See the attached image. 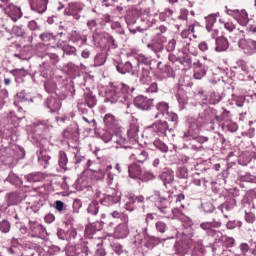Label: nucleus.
I'll return each instance as SVG.
<instances>
[{
	"instance_id": "nucleus-1",
	"label": "nucleus",
	"mask_w": 256,
	"mask_h": 256,
	"mask_svg": "<svg viewBox=\"0 0 256 256\" xmlns=\"http://www.w3.org/2000/svg\"><path fill=\"white\" fill-rule=\"evenodd\" d=\"M192 226L193 221L186 218V222L183 224V238L174 244L176 255L185 256L191 254V256H203L200 248L203 246V240L195 238Z\"/></svg>"
},
{
	"instance_id": "nucleus-2",
	"label": "nucleus",
	"mask_w": 256,
	"mask_h": 256,
	"mask_svg": "<svg viewBox=\"0 0 256 256\" xmlns=\"http://www.w3.org/2000/svg\"><path fill=\"white\" fill-rule=\"evenodd\" d=\"M188 129L180 132V137L183 143V149H189L190 151H199L203 143L209 141V137L201 136V122L197 118L188 117L187 119Z\"/></svg>"
},
{
	"instance_id": "nucleus-3",
	"label": "nucleus",
	"mask_w": 256,
	"mask_h": 256,
	"mask_svg": "<svg viewBox=\"0 0 256 256\" xmlns=\"http://www.w3.org/2000/svg\"><path fill=\"white\" fill-rule=\"evenodd\" d=\"M133 91L135 87H129L124 83L113 84L107 91L105 103H125L129 107V103L133 101Z\"/></svg>"
},
{
	"instance_id": "nucleus-4",
	"label": "nucleus",
	"mask_w": 256,
	"mask_h": 256,
	"mask_svg": "<svg viewBox=\"0 0 256 256\" xmlns=\"http://www.w3.org/2000/svg\"><path fill=\"white\" fill-rule=\"evenodd\" d=\"M147 199L152 201L159 211H161L164 215H167V213H169V207H171V201H173V196L169 194L167 196H163L161 195V192L156 190Z\"/></svg>"
},
{
	"instance_id": "nucleus-5",
	"label": "nucleus",
	"mask_w": 256,
	"mask_h": 256,
	"mask_svg": "<svg viewBox=\"0 0 256 256\" xmlns=\"http://www.w3.org/2000/svg\"><path fill=\"white\" fill-rule=\"evenodd\" d=\"M41 57L44 61L40 64V75L44 79H48L51 77V65L59 63V56L55 53H46Z\"/></svg>"
},
{
	"instance_id": "nucleus-6",
	"label": "nucleus",
	"mask_w": 256,
	"mask_h": 256,
	"mask_svg": "<svg viewBox=\"0 0 256 256\" xmlns=\"http://www.w3.org/2000/svg\"><path fill=\"white\" fill-rule=\"evenodd\" d=\"M221 227V222L213 219L212 221L202 222L200 228L205 231L208 237L216 241H221L223 239V232L216 230Z\"/></svg>"
},
{
	"instance_id": "nucleus-7",
	"label": "nucleus",
	"mask_w": 256,
	"mask_h": 256,
	"mask_svg": "<svg viewBox=\"0 0 256 256\" xmlns=\"http://www.w3.org/2000/svg\"><path fill=\"white\" fill-rule=\"evenodd\" d=\"M33 249L36 250L37 247H45L47 241V230L41 224L34 223L33 231Z\"/></svg>"
},
{
	"instance_id": "nucleus-8",
	"label": "nucleus",
	"mask_w": 256,
	"mask_h": 256,
	"mask_svg": "<svg viewBox=\"0 0 256 256\" xmlns=\"http://www.w3.org/2000/svg\"><path fill=\"white\" fill-rule=\"evenodd\" d=\"M169 122L167 121H156L151 126H148L146 129V133H151L153 136L157 137H167V131L169 133Z\"/></svg>"
},
{
	"instance_id": "nucleus-9",
	"label": "nucleus",
	"mask_w": 256,
	"mask_h": 256,
	"mask_svg": "<svg viewBox=\"0 0 256 256\" xmlns=\"http://www.w3.org/2000/svg\"><path fill=\"white\" fill-rule=\"evenodd\" d=\"M226 13L230 17H233L241 27H247L249 25V13H247V10L229 9L226 7Z\"/></svg>"
},
{
	"instance_id": "nucleus-10",
	"label": "nucleus",
	"mask_w": 256,
	"mask_h": 256,
	"mask_svg": "<svg viewBox=\"0 0 256 256\" xmlns=\"http://www.w3.org/2000/svg\"><path fill=\"white\" fill-rule=\"evenodd\" d=\"M141 17H139V12L136 10H131L127 12L125 16V21L128 27V31L135 35L139 31V20Z\"/></svg>"
},
{
	"instance_id": "nucleus-11",
	"label": "nucleus",
	"mask_w": 256,
	"mask_h": 256,
	"mask_svg": "<svg viewBox=\"0 0 256 256\" xmlns=\"http://www.w3.org/2000/svg\"><path fill=\"white\" fill-rule=\"evenodd\" d=\"M165 43H167V37L163 35H155L152 39V42L146 45L147 49L153 51L157 57H159V53H161L165 49Z\"/></svg>"
},
{
	"instance_id": "nucleus-12",
	"label": "nucleus",
	"mask_w": 256,
	"mask_h": 256,
	"mask_svg": "<svg viewBox=\"0 0 256 256\" xmlns=\"http://www.w3.org/2000/svg\"><path fill=\"white\" fill-rule=\"evenodd\" d=\"M53 129V124H51L50 120H41V119H34L33 122V132L35 135H45V133H49Z\"/></svg>"
},
{
	"instance_id": "nucleus-13",
	"label": "nucleus",
	"mask_w": 256,
	"mask_h": 256,
	"mask_svg": "<svg viewBox=\"0 0 256 256\" xmlns=\"http://www.w3.org/2000/svg\"><path fill=\"white\" fill-rule=\"evenodd\" d=\"M124 201H125L124 207L126 211H129L131 213L135 211V209L143 205V203L145 202V197L129 194L126 196Z\"/></svg>"
},
{
	"instance_id": "nucleus-14",
	"label": "nucleus",
	"mask_w": 256,
	"mask_h": 256,
	"mask_svg": "<svg viewBox=\"0 0 256 256\" xmlns=\"http://www.w3.org/2000/svg\"><path fill=\"white\" fill-rule=\"evenodd\" d=\"M128 153L130 154L131 161H136L137 163H145L149 159V153L140 148L130 147Z\"/></svg>"
},
{
	"instance_id": "nucleus-15",
	"label": "nucleus",
	"mask_w": 256,
	"mask_h": 256,
	"mask_svg": "<svg viewBox=\"0 0 256 256\" xmlns=\"http://www.w3.org/2000/svg\"><path fill=\"white\" fill-rule=\"evenodd\" d=\"M34 251H36L38 256H54L61 253V247L57 245H51L47 248L45 246H36Z\"/></svg>"
},
{
	"instance_id": "nucleus-16",
	"label": "nucleus",
	"mask_w": 256,
	"mask_h": 256,
	"mask_svg": "<svg viewBox=\"0 0 256 256\" xmlns=\"http://www.w3.org/2000/svg\"><path fill=\"white\" fill-rule=\"evenodd\" d=\"M113 138H112V143H116V149H119V147L124 148V149H128L131 146H127L128 140H127V136H125V134L119 130V128L115 131H113Z\"/></svg>"
},
{
	"instance_id": "nucleus-17",
	"label": "nucleus",
	"mask_w": 256,
	"mask_h": 256,
	"mask_svg": "<svg viewBox=\"0 0 256 256\" xmlns=\"http://www.w3.org/2000/svg\"><path fill=\"white\" fill-rule=\"evenodd\" d=\"M238 46L240 49L244 50L246 55H253L256 53V41L253 39H240Z\"/></svg>"
},
{
	"instance_id": "nucleus-18",
	"label": "nucleus",
	"mask_w": 256,
	"mask_h": 256,
	"mask_svg": "<svg viewBox=\"0 0 256 256\" xmlns=\"http://www.w3.org/2000/svg\"><path fill=\"white\" fill-rule=\"evenodd\" d=\"M57 161H58V171L60 173H67V171H70L71 168H69V157L67 156V153L63 150H60L57 155Z\"/></svg>"
},
{
	"instance_id": "nucleus-19",
	"label": "nucleus",
	"mask_w": 256,
	"mask_h": 256,
	"mask_svg": "<svg viewBox=\"0 0 256 256\" xmlns=\"http://www.w3.org/2000/svg\"><path fill=\"white\" fill-rule=\"evenodd\" d=\"M121 203V195L117 192L105 195L100 199V204L104 207H113V205H119Z\"/></svg>"
},
{
	"instance_id": "nucleus-20",
	"label": "nucleus",
	"mask_w": 256,
	"mask_h": 256,
	"mask_svg": "<svg viewBox=\"0 0 256 256\" xmlns=\"http://www.w3.org/2000/svg\"><path fill=\"white\" fill-rule=\"evenodd\" d=\"M4 13L12 19V21H19L23 17V12H21V8L15 6L14 4H8L7 7L4 8Z\"/></svg>"
},
{
	"instance_id": "nucleus-21",
	"label": "nucleus",
	"mask_w": 256,
	"mask_h": 256,
	"mask_svg": "<svg viewBox=\"0 0 256 256\" xmlns=\"http://www.w3.org/2000/svg\"><path fill=\"white\" fill-rule=\"evenodd\" d=\"M134 105L137 109L142 111H149L153 107V99H149L145 96H137L134 98Z\"/></svg>"
},
{
	"instance_id": "nucleus-22",
	"label": "nucleus",
	"mask_w": 256,
	"mask_h": 256,
	"mask_svg": "<svg viewBox=\"0 0 256 256\" xmlns=\"http://www.w3.org/2000/svg\"><path fill=\"white\" fill-rule=\"evenodd\" d=\"M155 23H157V20H155V17L153 16H140L138 33H143V31H147V29L153 27Z\"/></svg>"
},
{
	"instance_id": "nucleus-23",
	"label": "nucleus",
	"mask_w": 256,
	"mask_h": 256,
	"mask_svg": "<svg viewBox=\"0 0 256 256\" xmlns=\"http://www.w3.org/2000/svg\"><path fill=\"white\" fill-rule=\"evenodd\" d=\"M101 229H103V223L100 221L87 224L85 228L86 239H93L95 233H97V231H101Z\"/></svg>"
},
{
	"instance_id": "nucleus-24",
	"label": "nucleus",
	"mask_w": 256,
	"mask_h": 256,
	"mask_svg": "<svg viewBox=\"0 0 256 256\" xmlns=\"http://www.w3.org/2000/svg\"><path fill=\"white\" fill-rule=\"evenodd\" d=\"M104 124L108 131H117L119 129V120L115 118V115L108 113L103 117Z\"/></svg>"
},
{
	"instance_id": "nucleus-25",
	"label": "nucleus",
	"mask_w": 256,
	"mask_h": 256,
	"mask_svg": "<svg viewBox=\"0 0 256 256\" xmlns=\"http://www.w3.org/2000/svg\"><path fill=\"white\" fill-rule=\"evenodd\" d=\"M256 160V152L255 151H245L242 152L238 158L239 165L242 167H247L249 163Z\"/></svg>"
},
{
	"instance_id": "nucleus-26",
	"label": "nucleus",
	"mask_w": 256,
	"mask_h": 256,
	"mask_svg": "<svg viewBox=\"0 0 256 256\" xmlns=\"http://www.w3.org/2000/svg\"><path fill=\"white\" fill-rule=\"evenodd\" d=\"M38 157V165L40 169H47L49 167V162L51 161V156L47 154L46 150L40 149L36 152Z\"/></svg>"
},
{
	"instance_id": "nucleus-27",
	"label": "nucleus",
	"mask_w": 256,
	"mask_h": 256,
	"mask_svg": "<svg viewBox=\"0 0 256 256\" xmlns=\"http://www.w3.org/2000/svg\"><path fill=\"white\" fill-rule=\"evenodd\" d=\"M168 59L172 65H176V67H181V65H191V58L188 55H185L183 58L177 57L174 54H169Z\"/></svg>"
},
{
	"instance_id": "nucleus-28",
	"label": "nucleus",
	"mask_w": 256,
	"mask_h": 256,
	"mask_svg": "<svg viewBox=\"0 0 256 256\" xmlns=\"http://www.w3.org/2000/svg\"><path fill=\"white\" fill-rule=\"evenodd\" d=\"M44 107L49 109L50 113H57L59 109H61V100L55 98V97H49L44 102Z\"/></svg>"
},
{
	"instance_id": "nucleus-29",
	"label": "nucleus",
	"mask_w": 256,
	"mask_h": 256,
	"mask_svg": "<svg viewBox=\"0 0 256 256\" xmlns=\"http://www.w3.org/2000/svg\"><path fill=\"white\" fill-rule=\"evenodd\" d=\"M70 41L74 45H77V47H83V45L87 44V35H83L74 30L71 32Z\"/></svg>"
},
{
	"instance_id": "nucleus-30",
	"label": "nucleus",
	"mask_w": 256,
	"mask_h": 256,
	"mask_svg": "<svg viewBox=\"0 0 256 256\" xmlns=\"http://www.w3.org/2000/svg\"><path fill=\"white\" fill-rule=\"evenodd\" d=\"M164 119L168 121L169 133H172V131H175L179 125V116L175 112H167L164 116Z\"/></svg>"
},
{
	"instance_id": "nucleus-31",
	"label": "nucleus",
	"mask_w": 256,
	"mask_h": 256,
	"mask_svg": "<svg viewBox=\"0 0 256 256\" xmlns=\"http://www.w3.org/2000/svg\"><path fill=\"white\" fill-rule=\"evenodd\" d=\"M153 77L151 76V66H142L139 74V81L142 85H149Z\"/></svg>"
},
{
	"instance_id": "nucleus-32",
	"label": "nucleus",
	"mask_w": 256,
	"mask_h": 256,
	"mask_svg": "<svg viewBox=\"0 0 256 256\" xmlns=\"http://www.w3.org/2000/svg\"><path fill=\"white\" fill-rule=\"evenodd\" d=\"M159 177L164 186L167 188L168 185H171V183L175 181V172L169 168H165Z\"/></svg>"
},
{
	"instance_id": "nucleus-33",
	"label": "nucleus",
	"mask_w": 256,
	"mask_h": 256,
	"mask_svg": "<svg viewBox=\"0 0 256 256\" xmlns=\"http://www.w3.org/2000/svg\"><path fill=\"white\" fill-rule=\"evenodd\" d=\"M205 75H207V66L201 63V61L194 63L193 78L199 81L202 77H205Z\"/></svg>"
},
{
	"instance_id": "nucleus-34",
	"label": "nucleus",
	"mask_w": 256,
	"mask_h": 256,
	"mask_svg": "<svg viewBox=\"0 0 256 256\" xmlns=\"http://www.w3.org/2000/svg\"><path fill=\"white\" fill-rule=\"evenodd\" d=\"M114 65L116 67V71L121 73V75H125L126 73H131V71H133V64L129 61L116 62Z\"/></svg>"
},
{
	"instance_id": "nucleus-35",
	"label": "nucleus",
	"mask_w": 256,
	"mask_h": 256,
	"mask_svg": "<svg viewBox=\"0 0 256 256\" xmlns=\"http://www.w3.org/2000/svg\"><path fill=\"white\" fill-rule=\"evenodd\" d=\"M65 139H75L79 137V126L77 123H72L68 128L63 132Z\"/></svg>"
},
{
	"instance_id": "nucleus-36",
	"label": "nucleus",
	"mask_w": 256,
	"mask_h": 256,
	"mask_svg": "<svg viewBox=\"0 0 256 256\" xmlns=\"http://www.w3.org/2000/svg\"><path fill=\"white\" fill-rule=\"evenodd\" d=\"M156 111L157 114L154 116V119H163V117L169 113V103L158 102L156 104Z\"/></svg>"
},
{
	"instance_id": "nucleus-37",
	"label": "nucleus",
	"mask_w": 256,
	"mask_h": 256,
	"mask_svg": "<svg viewBox=\"0 0 256 256\" xmlns=\"http://www.w3.org/2000/svg\"><path fill=\"white\" fill-rule=\"evenodd\" d=\"M237 207V200L235 198H227L226 201L218 206V210L221 211V213H225V211H233Z\"/></svg>"
},
{
	"instance_id": "nucleus-38",
	"label": "nucleus",
	"mask_w": 256,
	"mask_h": 256,
	"mask_svg": "<svg viewBox=\"0 0 256 256\" xmlns=\"http://www.w3.org/2000/svg\"><path fill=\"white\" fill-rule=\"evenodd\" d=\"M114 235L116 239H125L129 235V225L119 224L114 230Z\"/></svg>"
},
{
	"instance_id": "nucleus-39",
	"label": "nucleus",
	"mask_w": 256,
	"mask_h": 256,
	"mask_svg": "<svg viewBox=\"0 0 256 256\" xmlns=\"http://www.w3.org/2000/svg\"><path fill=\"white\" fill-rule=\"evenodd\" d=\"M215 43V51H217V53H223V51H227L229 49V40H227L226 37L221 36L216 38Z\"/></svg>"
},
{
	"instance_id": "nucleus-40",
	"label": "nucleus",
	"mask_w": 256,
	"mask_h": 256,
	"mask_svg": "<svg viewBox=\"0 0 256 256\" xmlns=\"http://www.w3.org/2000/svg\"><path fill=\"white\" fill-rule=\"evenodd\" d=\"M101 207V202L97 201V200H93L88 204L87 207V213L91 216V217H97V215H99V209Z\"/></svg>"
},
{
	"instance_id": "nucleus-41",
	"label": "nucleus",
	"mask_w": 256,
	"mask_h": 256,
	"mask_svg": "<svg viewBox=\"0 0 256 256\" xmlns=\"http://www.w3.org/2000/svg\"><path fill=\"white\" fill-rule=\"evenodd\" d=\"M128 173L129 177L135 179L137 177H141V175L143 174V169L141 168V166L134 163L128 166Z\"/></svg>"
},
{
	"instance_id": "nucleus-42",
	"label": "nucleus",
	"mask_w": 256,
	"mask_h": 256,
	"mask_svg": "<svg viewBox=\"0 0 256 256\" xmlns=\"http://www.w3.org/2000/svg\"><path fill=\"white\" fill-rule=\"evenodd\" d=\"M232 101L237 107H247V105L251 103V100L247 99L246 96L243 95H233Z\"/></svg>"
},
{
	"instance_id": "nucleus-43",
	"label": "nucleus",
	"mask_w": 256,
	"mask_h": 256,
	"mask_svg": "<svg viewBox=\"0 0 256 256\" xmlns=\"http://www.w3.org/2000/svg\"><path fill=\"white\" fill-rule=\"evenodd\" d=\"M84 105L89 107V109H93V107L97 105V97H95L93 92H88L84 94Z\"/></svg>"
},
{
	"instance_id": "nucleus-44",
	"label": "nucleus",
	"mask_w": 256,
	"mask_h": 256,
	"mask_svg": "<svg viewBox=\"0 0 256 256\" xmlns=\"http://www.w3.org/2000/svg\"><path fill=\"white\" fill-rule=\"evenodd\" d=\"M135 243H143L149 237V233L147 232V227L141 228L140 230H136Z\"/></svg>"
},
{
	"instance_id": "nucleus-45",
	"label": "nucleus",
	"mask_w": 256,
	"mask_h": 256,
	"mask_svg": "<svg viewBox=\"0 0 256 256\" xmlns=\"http://www.w3.org/2000/svg\"><path fill=\"white\" fill-rule=\"evenodd\" d=\"M87 244H88L87 241H82L78 244H75L78 256H87V255H89V247H87Z\"/></svg>"
},
{
	"instance_id": "nucleus-46",
	"label": "nucleus",
	"mask_w": 256,
	"mask_h": 256,
	"mask_svg": "<svg viewBox=\"0 0 256 256\" xmlns=\"http://www.w3.org/2000/svg\"><path fill=\"white\" fill-rule=\"evenodd\" d=\"M107 61V53L100 52L96 54L94 57V63L92 64V67H101L102 65H105V62Z\"/></svg>"
},
{
	"instance_id": "nucleus-47",
	"label": "nucleus",
	"mask_w": 256,
	"mask_h": 256,
	"mask_svg": "<svg viewBox=\"0 0 256 256\" xmlns=\"http://www.w3.org/2000/svg\"><path fill=\"white\" fill-rule=\"evenodd\" d=\"M222 129L223 131H228L229 133H235L239 129V126L237 123L231 120H225L222 124Z\"/></svg>"
},
{
	"instance_id": "nucleus-48",
	"label": "nucleus",
	"mask_w": 256,
	"mask_h": 256,
	"mask_svg": "<svg viewBox=\"0 0 256 256\" xmlns=\"http://www.w3.org/2000/svg\"><path fill=\"white\" fill-rule=\"evenodd\" d=\"M218 17H219V13L210 14V15L205 17L207 31H211V29L215 28V23H217V18Z\"/></svg>"
},
{
	"instance_id": "nucleus-49",
	"label": "nucleus",
	"mask_w": 256,
	"mask_h": 256,
	"mask_svg": "<svg viewBox=\"0 0 256 256\" xmlns=\"http://www.w3.org/2000/svg\"><path fill=\"white\" fill-rule=\"evenodd\" d=\"M159 243H161V240L158 237L151 236L148 234V237L146 238V243L144 244V246L147 249H154L155 247H157V245H159Z\"/></svg>"
},
{
	"instance_id": "nucleus-50",
	"label": "nucleus",
	"mask_w": 256,
	"mask_h": 256,
	"mask_svg": "<svg viewBox=\"0 0 256 256\" xmlns=\"http://www.w3.org/2000/svg\"><path fill=\"white\" fill-rule=\"evenodd\" d=\"M153 146L155 147V149H157V151H160V153H169V146H167L165 142H163L159 138H156L153 141Z\"/></svg>"
},
{
	"instance_id": "nucleus-51",
	"label": "nucleus",
	"mask_w": 256,
	"mask_h": 256,
	"mask_svg": "<svg viewBox=\"0 0 256 256\" xmlns=\"http://www.w3.org/2000/svg\"><path fill=\"white\" fill-rule=\"evenodd\" d=\"M104 39L106 41V46L108 47V51L115 50L117 49V47H119V45L117 44V41L113 36H111V34H106Z\"/></svg>"
},
{
	"instance_id": "nucleus-52",
	"label": "nucleus",
	"mask_w": 256,
	"mask_h": 256,
	"mask_svg": "<svg viewBox=\"0 0 256 256\" xmlns=\"http://www.w3.org/2000/svg\"><path fill=\"white\" fill-rule=\"evenodd\" d=\"M7 202L8 205H17L18 203H21V196H19V193L17 192H11L8 194Z\"/></svg>"
},
{
	"instance_id": "nucleus-53",
	"label": "nucleus",
	"mask_w": 256,
	"mask_h": 256,
	"mask_svg": "<svg viewBox=\"0 0 256 256\" xmlns=\"http://www.w3.org/2000/svg\"><path fill=\"white\" fill-rule=\"evenodd\" d=\"M111 169H113V166L108 165V166H106V169H99L98 171H95L94 172L95 179H97V181H101V180L105 179V175H106L107 171H111Z\"/></svg>"
},
{
	"instance_id": "nucleus-54",
	"label": "nucleus",
	"mask_w": 256,
	"mask_h": 256,
	"mask_svg": "<svg viewBox=\"0 0 256 256\" xmlns=\"http://www.w3.org/2000/svg\"><path fill=\"white\" fill-rule=\"evenodd\" d=\"M222 99L223 97H221L220 93L212 92L208 97V103L210 105H217Z\"/></svg>"
},
{
	"instance_id": "nucleus-55",
	"label": "nucleus",
	"mask_w": 256,
	"mask_h": 256,
	"mask_svg": "<svg viewBox=\"0 0 256 256\" xmlns=\"http://www.w3.org/2000/svg\"><path fill=\"white\" fill-rule=\"evenodd\" d=\"M48 3L49 0H38L36 9H34V11H36L39 14L45 13L47 11Z\"/></svg>"
},
{
	"instance_id": "nucleus-56",
	"label": "nucleus",
	"mask_w": 256,
	"mask_h": 256,
	"mask_svg": "<svg viewBox=\"0 0 256 256\" xmlns=\"http://www.w3.org/2000/svg\"><path fill=\"white\" fill-rule=\"evenodd\" d=\"M113 135H114V132H111V131H108V130H103L100 133V139L104 143H109L110 141L113 142Z\"/></svg>"
},
{
	"instance_id": "nucleus-57",
	"label": "nucleus",
	"mask_w": 256,
	"mask_h": 256,
	"mask_svg": "<svg viewBox=\"0 0 256 256\" xmlns=\"http://www.w3.org/2000/svg\"><path fill=\"white\" fill-rule=\"evenodd\" d=\"M136 59L138 67H141L142 65H145V67H150L151 65V58L146 57L145 55H138Z\"/></svg>"
},
{
	"instance_id": "nucleus-58",
	"label": "nucleus",
	"mask_w": 256,
	"mask_h": 256,
	"mask_svg": "<svg viewBox=\"0 0 256 256\" xmlns=\"http://www.w3.org/2000/svg\"><path fill=\"white\" fill-rule=\"evenodd\" d=\"M96 19L101 27H105L107 23H111V15L109 14H100Z\"/></svg>"
},
{
	"instance_id": "nucleus-59",
	"label": "nucleus",
	"mask_w": 256,
	"mask_h": 256,
	"mask_svg": "<svg viewBox=\"0 0 256 256\" xmlns=\"http://www.w3.org/2000/svg\"><path fill=\"white\" fill-rule=\"evenodd\" d=\"M6 181L11 183L12 185H23V180L14 173H10L6 178Z\"/></svg>"
},
{
	"instance_id": "nucleus-60",
	"label": "nucleus",
	"mask_w": 256,
	"mask_h": 256,
	"mask_svg": "<svg viewBox=\"0 0 256 256\" xmlns=\"http://www.w3.org/2000/svg\"><path fill=\"white\" fill-rule=\"evenodd\" d=\"M111 249L112 251H114V253L116 255H123V253H125V248L123 247V245H121L118 242H114L111 244Z\"/></svg>"
},
{
	"instance_id": "nucleus-61",
	"label": "nucleus",
	"mask_w": 256,
	"mask_h": 256,
	"mask_svg": "<svg viewBox=\"0 0 256 256\" xmlns=\"http://www.w3.org/2000/svg\"><path fill=\"white\" fill-rule=\"evenodd\" d=\"M77 239V229L70 228L66 231V241H75Z\"/></svg>"
},
{
	"instance_id": "nucleus-62",
	"label": "nucleus",
	"mask_w": 256,
	"mask_h": 256,
	"mask_svg": "<svg viewBox=\"0 0 256 256\" xmlns=\"http://www.w3.org/2000/svg\"><path fill=\"white\" fill-rule=\"evenodd\" d=\"M201 209L204 213H213V211H215V206L211 202H204L201 204Z\"/></svg>"
},
{
	"instance_id": "nucleus-63",
	"label": "nucleus",
	"mask_w": 256,
	"mask_h": 256,
	"mask_svg": "<svg viewBox=\"0 0 256 256\" xmlns=\"http://www.w3.org/2000/svg\"><path fill=\"white\" fill-rule=\"evenodd\" d=\"M241 181L246 183H254L256 185V176L251 173H245L241 176Z\"/></svg>"
},
{
	"instance_id": "nucleus-64",
	"label": "nucleus",
	"mask_w": 256,
	"mask_h": 256,
	"mask_svg": "<svg viewBox=\"0 0 256 256\" xmlns=\"http://www.w3.org/2000/svg\"><path fill=\"white\" fill-rule=\"evenodd\" d=\"M66 256H78L77 248L75 245H67L65 247Z\"/></svg>"
}]
</instances>
